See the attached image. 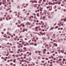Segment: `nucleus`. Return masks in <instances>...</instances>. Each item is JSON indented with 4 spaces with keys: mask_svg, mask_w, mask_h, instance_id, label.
Returning a JSON list of instances; mask_svg holds the SVG:
<instances>
[{
    "mask_svg": "<svg viewBox=\"0 0 66 66\" xmlns=\"http://www.w3.org/2000/svg\"><path fill=\"white\" fill-rule=\"evenodd\" d=\"M38 6V4H34V7H37V6Z\"/></svg>",
    "mask_w": 66,
    "mask_h": 66,
    "instance_id": "1",
    "label": "nucleus"
},
{
    "mask_svg": "<svg viewBox=\"0 0 66 66\" xmlns=\"http://www.w3.org/2000/svg\"><path fill=\"white\" fill-rule=\"evenodd\" d=\"M44 27L45 28H46V29H48V28H49V27L48 26H46V25H44Z\"/></svg>",
    "mask_w": 66,
    "mask_h": 66,
    "instance_id": "2",
    "label": "nucleus"
},
{
    "mask_svg": "<svg viewBox=\"0 0 66 66\" xmlns=\"http://www.w3.org/2000/svg\"><path fill=\"white\" fill-rule=\"evenodd\" d=\"M3 4H5V3H6V2L5 1L3 0Z\"/></svg>",
    "mask_w": 66,
    "mask_h": 66,
    "instance_id": "3",
    "label": "nucleus"
},
{
    "mask_svg": "<svg viewBox=\"0 0 66 66\" xmlns=\"http://www.w3.org/2000/svg\"><path fill=\"white\" fill-rule=\"evenodd\" d=\"M34 18L35 20H37V18L36 17V16H34Z\"/></svg>",
    "mask_w": 66,
    "mask_h": 66,
    "instance_id": "4",
    "label": "nucleus"
},
{
    "mask_svg": "<svg viewBox=\"0 0 66 66\" xmlns=\"http://www.w3.org/2000/svg\"><path fill=\"white\" fill-rule=\"evenodd\" d=\"M11 10V8H9L8 9H7L6 10V11H9V10Z\"/></svg>",
    "mask_w": 66,
    "mask_h": 66,
    "instance_id": "5",
    "label": "nucleus"
},
{
    "mask_svg": "<svg viewBox=\"0 0 66 66\" xmlns=\"http://www.w3.org/2000/svg\"><path fill=\"white\" fill-rule=\"evenodd\" d=\"M16 59H14L13 60V63H16Z\"/></svg>",
    "mask_w": 66,
    "mask_h": 66,
    "instance_id": "6",
    "label": "nucleus"
},
{
    "mask_svg": "<svg viewBox=\"0 0 66 66\" xmlns=\"http://www.w3.org/2000/svg\"><path fill=\"white\" fill-rule=\"evenodd\" d=\"M30 44L31 45H34V43L32 42V43H30Z\"/></svg>",
    "mask_w": 66,
    "mask_h": 66,
    "instance_id": "7",
    "label": "nucleus"
},
{
    "mask_svg": "<svg viewBox=\"0 0 66 66\" xmlns=\"http://www.w3.org/2000/svg\"><path fill=\"white\" fill-rule=\"evenodd\" d=\"M9 52L10 53H14V52L13 51H9Z\"/></svg>",
    "mask_w": 66,
    "mask_h": 66,
    "instance_id": "8",
    "label": "nucleus"
},
{
    "mask_svg": "<svg viewBox=\"0 0 66 66\" xmlns=\"http://www.w3.org/2000/svg\"><path fill=\"white\" fill-rule=\"evenodd\" d=\"M25 31H26V29H25V28H23V29L22 30V32H24Z\"/></svg>",
    "mask_w": 66,
    "mask_h": 66,
    "instance_id": "9",
    "label": "nucleus"
},
{
    "mask_svg": "<svg viewBox=\"0 0 66 66\" xmlns=\"http://www.w3.org/2000/svg\"><path fill=\"white\" fill-rule=\"evenodd\" d=\"M42 35H46V33L45 32H44L43 33H42Z\"/></svg>",
    "mask_w": 66,
    "mask_h": 66,
    "instance_id": "10",
    "label": "nucleus"
},
{
    "mask_svg": "<svg viewBox=\"0 0 66 66\" xmlns=\"http://www.w3.org/2000/svg\"><path fill=\"white\" fill-rule=\"evenodd\" d=\"M21 25H18L17 27L18 28H20V27H21Z\"/></svg>",
    "mask_w": 66,
    "mask_h": 66,
    "instance_id": "11",
    "label": "nucleus"
},
{
    "mask_svg": "<svg viewBox=\"0 0 66 66\" xmlns=\"http://www.w3.org/2000/svg\"><path fill=\"white\" fill-rule=\"evenodd\" d=\"M27 23L28 24H29V25H30V24H31V23H29V22H27Z\"/></svg>",
    "mask_w": 66,
    "mask_h": 66,
    "instance_id": "12",
    "label": "nucleus"
},
{
    "mask_svg": "<svg viewBox=\"0 0 66 66\" xmlns=\"http://www.w3.org/2000/svg\"><path fill=\"white\" fill-rule=\"evenodd\" d=\"M34 17L33 16H30V17L29 18V19H30V18H33Z\"/></svg>",
    "mask_w": 66,
    "mask_h": 66,
    "instance_id": "13",
    "label": "nucleus"
},
{
    "mask_svg": "<svg viewBox=\"0 0 66 66\" xmlns=\"http://www.w3.org/2000/svg\"><path fill=\"white\" fill-rule=\"evenodd\" d=\"M11 57V55H10L8 57V59H10Z\"/></svg>",
    "mask_w": 66,
    "mask_h": 66,
    "instance_id": "14",
    "label": "nucleus"
},
{
    "mask_svg": "<svg viewBox=\"0 0 66 66\" xmlns=\"http://www.w3.org/2000/svg\"><path fill=\"white\" fill-rule=\"evenodd\" d=\"M7 54H6V56H9V54H8V53H9V52H7Z\"/></svg>",
    "mask_w": 66,
    "mask_h": 66,
    "instance_id": "15",
    "label": "nucleus"
},
{
    "mask_svg": "<svg viewBox=\"0 0 66 66\" xmlns=\"http://www.w3.org/2000/svg\"><path fill=\"white\" fill-rule=\"evenodd\" d=\"M37 16L38 17H39V13H37Z\"/></svg>",
    "mask_w": 66,
    "mask_h": 66,
    "instance_id": "16",
    "label": "nucleus"
},
{
    "mask_svg": "<svg viewBox=\"0 0 66 66\" xmlns=\"http://www.w3.org/2000/svg\"><path fill=\"white\" fill-rule=\"evenodd\" d=\"M58 63H59V64H60V65H61V66H62V64L61 63V62H58Z\"/></svg>",
    "mask_w": 66,
    "mask_h": 66,
    "instance_id": "17",
    "label": "nucleus"
},
{
    "mask_svg": "<svg viewBox=\"0 0 66 66\" xmlns=\"http://www.w3.org/2000/svg\"><path fill=\"white\" fill-rule=\"evenodd\" d=\"M29 19V20L30 21H32V20H33V19H31V18H30V19Z\"/></svg>",
    "mask_w": 66,
    "mask_h": 66,
    "instance_id": "18",
    "label": "nucleus"
},
{
    "mask_svg": "<svg viewBox=\"0 0 66 66\" xmlns=\"http://www.w3.org/2000/svg\"><path fill=\"white\" fill-rule=\"evenodd\" d=\"M27 54H24L23 55V56H27Z\"/></svg>",
    "mask_w": 66,
    "mask_h": 66,
    "instance_id": "19",
    "label": "nucleus"
},
{
    "mask_svg": "<svg viewBox=\"0 0 66 66\" xmlns=\"http://www.w3.org/2000/svg\"><path fill=\"white\" fill-rule=\"evenodd\" d=\"M34 3H37V1H36L35 0H34Z\"/></svg>",
    "mask_w": 66,
    "mask_h": 66,
    "instance_id": "20",
    "label": "nucleus"
},
{
    "mask_svg": "<svg viewBox=\"0 0 66 66\" xmlns=\"http://www.w3.org/2000/svg\"><path fill=\"white\" fill-rule=\"evenodd\" d=\"M22 27H25V25H24V24H22Z\"/></svg>",
    "mask_w": 66,
    "mask_h": 66,
    "instance_id": "21",
    "label": "nucleus"
},
{
    "mask_svg": "<svg viewBox=\"0 0 66 66\" xmlns=\"http://www.w3.org/2000/svg\"><path fill=\"white\" fill-rule=\"evenodd\" d=\"M59 62H61V61H62V59L60 58V59H59Z\"/></svg>",
    "mask_w": 66,
    "mask_h": 66,
    "instance_id": "22",
    "label": "nucleus"
},
{
    "mask_svg": "<svg viewBox=\"0 0 66 66\" xmlns=\"http://www.w3.org/2000/svg\"><path fill=\"white\" fill-rule=\"evenodd\" d=\"M38 27H37L35 28V29L36 30H37V29H38Z\"/></svg>",
    "mask_w": 66,
    "mask_h": 66,
    "instance_id": "23",
    "label": "nucleus"
},
{
    "mask_svg": "<svg viewBox=\"0 0 66 66\" xmlns=\"http://www.w3.org/2000/svg\"><path fill=\"white\" fill-rule=\"evenodd\" d=\"M57 28H58V26H56L55 28V29H57Z\"/></svg>",
    "mask_w": 66,
    "mask_h": 66,
    "instance_id": "24",
    "label": "nucleus"
},
{
    "mask_svg": "<svg viewBox=\"0 0 66 66\" xmlns=\"http://www.w3.org/2000/svg\"><path fill=\"white\" fill-rule=\"evenodd\" d=\"M61 52L62 53H63L64 52V51H61Z\"/></svg>",
    "mask_w": 66,
    "mask_h": 66,
    "instance_id": "25",
    "label": "nucleus"
},
{
    "mask_svg": "<svg viewBox=\"0 0 66 66\" xmlns=\"http://www.w3.org/2000/svg\"><path fill=\"white\" fill-rule=\"evenodd\" d=\"M18 22V23H19L20 24L21 23V22L20 21V20H19Z\"/></svg>",
    "mask_w": 66,
    "mask_h": 66,
    "instance_id": "26",
    "label": "nucleus"
},
{
    "mask_svg": "<svg viewBox=\"0 0 66 66\" xmlns=\"http://www.w3.org/2000/svg\"><path fill=\"white\" fill-rule=\"evenodd\" d=\"M27 49V48H26V47H24L23 48V49H24V50H26V49Z\"/></svg>",
    "mask_w": 66,
    "mask_h": 66,
    "instance_id": "27",
    "label": "nucleus"
},
{
    "mask_svg": "<svg viewBox=\"0 0 66 66\" xmlns=\"http://www.w3.org/2000/svg\"><path fill=\"white\" fill-rule=\"evenodd\" d=\"M44 52H45V51H46V49H44Z\"/></svg>",
    "mask_w": 66,
    "mask_h": 66,
    "instance_id": "28",
    "label": "nucleus"
},
{
    "mask_svg": "<svg viewBox=\"0 0 66 66\" xmlns=\"http://www.w3.org/2000/svg\"><path fill=\"white\" fill-rule=\"evenodd\" d=\"M2 7H0V10H2Z\"/></svg>",
    "mask_w": 66,
    "mask_h": 66,
    "instance_id": "29",
    "label": "nucleus"
},
{
    "mask_svg": "<svg viewBox=\"0 0 66 66\" xmlns=\"http://www.w3.org/2000/svg\"><path fill=\"white\" fill-rule=\"evenodd\" d=\"M2 4V2H0V5H1Z\"/></svg>",
    "mask_w": 66,
    "mask_h": 66,
    "instance_id": "30",
    "label": "nucleus"
},
{
    "mask_svg": "<svg viewBox=\"0 0 66 66\" xmlns=\"http://www.w3.org/2000/svg\"><path fill=\"white\" fill-rule=\"evenodd\" d=\"M43 54H46V52H43Z\"/></svg>",
    "mask_w": 66,
    "mask_h": 66,
    "instance_id": "31",
    "label": "nucleus"
},
{
    "mask_svg": "<svg viewBox=\"0 0 66 66\" xmlns=\"http://www.w3.org/2000/svg\"><path fill=\"white\" fill-rule=\"evenodd\" d=\"M13 63H11L10 64V65H13Z\"/></svg>",
    "mask_w": 66,
    "mask_h": 66,
    "instance_id": "32",
    "label": "nucleus"
},
{
    "mask_svg": "<svg viewBox=\"0 0 66 66\" xmlns=\"http://www.w3.org/2000/svg\"><path fill=\"white\" fill-rule=\"evenodd\" d=\"M38 3H39L40 4L42 3L41 2H40V1H39L38 2Z\"/></svg>",
    "mask_w": 66,
    "mask_h": 66,
    "instance_id": "33",
    "label": "nucleus"
},
{
    "mask_svg": "<svg viewBox=\"0 0 66 66\" xmlns=\"http://www.w3.org/2000/svg\"><path fill=\"white\" fill-rule=\"evenodd\" d=\"M40 11H41L42 12V11H43V10H42V9H40Z\"/></svg>",
    "mask_w": 66,
    "mask_h": 66,
    "instance_id": "34",
    "label": "nucleus"
},
{
    "mask_svg": "<svg viewBox=\"0 0 66 66\" xmlns=\"http://www.w3.org/2000/svg\"><path fill=\"white\" fill-rule=\"evenodd\" d=\"M62 64H64V63H65L63 61H62Z\"/></svg>",
    "mask_w": 66,
    "mask_h": 66,
    "instance_id": "35",
    "label": "nucleus"
},
{
    "mask_svg": "<svg viewBox=\"0 0 66 66\" xmlns=\"http://www.w3.org/2000/svg\"><path fill=\"white\" fill-rule=\"evenodd\" d=\"M13 61V60L12 59H11L10 60V62H12V61Z\"/></svg>",
    "mask_w": 66,
    "mask_h": 66,
    "instance_id": "36",
    "label": "nucleus"
},
{
    "mask_svg": "<svg viewBox=\"0 0 66 66\" xmlns=\"http://www.w3.org/2000/svg\"><path fill=\"white\" fill-rule=\"evenodd\" d=\"M1 59H5V58L4 57H1Z\"/></svg>",
    "mask_w": 66,
    "mask_h": 66,
    "instance_id": "37",
    "label": "nucleus"
},
{
    "mask_svg": "<svg viewBox=\"0 0 66 66\" xmlns=\"http://www.w3.org/2000/svg\"><path fill=\"white\" fill-rule=\"evenodd\" d=\"M17 8V9H20V7L19 6H18Z\"/></svg>",
    "mask_w": 66,
    "mask_h": 66,
    "instance_id": "38",
    "label": "nucleus"
},
{
    "mask_svg": "<svg viewBox=\"0 0 66 66\" xmlns=\"http://www.w3.org/2000/svg\"><path fill=\"white\" fill-rule=\"evenodd\" d=\"M53 27H52L50 30H53Z\"/></svg>",
    "mask_w": 66,
    "mask_h": 66,
    "instance_id": "39",
    "label": "nucleus"
},
{
    "mask_svg": "<svg viewBox=\"0 0 66 66\" xmlns=\"http://www.w3.org/2000/svg\"><path fill=\"white\" fill-rule=\"evenodd\" d=\"M50 43H51V44H53V41H51L50 42Z\"/></svg>",
    "mask_w": 66,
    "mask_h": 66,
    "instance_id": "40",
    "label": "nucleus"
},
{
    "mask_svg": "<svg viewBox=\"0 0 66 66\" xmlns=\"http://www.w3.org/2000/svg\"><path fill=\"white\" fill-rule=\"evenodd\" d=\"M30 36L31 37H33V35L32 34H31Z\"/></svg>",
    "mask_w": 66,
    "mask_h": 66,
    "instance_id": "41",
    "label": "nucleus"
},
{
    "mask_svg": "<svg viewBox=\"0 0 66 66\" xmlns=\"http://www.w3.org/2000/svg\"><path fill=\"white\" fill-rule=\"evenodd\" d=\"M32 3H34V1H32Z\"/></svg>",
    "mask_w": 66,
    "mask_h": 66,
    "instance_id": "42",
    "label": "nucleus"
},
{
    "mask_svg": "<svg viewBox=\"0 0 66 66\" xmlns=\"http://www.w3.org/2000/svg\"><path fill=\"white\" fill-rule=\"evenodd\" d=\"M4 6H5V7H7V5L6 4H5Z\"/></svg>",
    "mask_w": 66,
    "mask_h": 66,
    "instance_id": "43",
    "label": "nucleus"
},
{
    "mask_svg": "<svg viewBox=\"0 0 66 66\" xmlns=\"http://www.w3.org/2000/svg\"><path fill=\"white\" fill-rule=\"evenodd\" d=\"M16 39H16V38H14V40H16Z\"/></svg>",
    "mask_w": 66,
    "mask_h": 66,
    "instance_id": "44",
    "label": "nucleus"
},
{
    "mask_svg": "<svg viewBox=\"0 0 66 66\" xmlns=\"http://www.w3.org/2000/svg\"><path fill=\"white\" fill-rule=\"evenodd\" d=\"M21 61H22V62H24V60H22Z\"/></svg>",
    "mask_w": 66,
    "mask_h": 66,
    "instance_id": "45",
    "label": "nucleus"
},
{
    "mask_svg": "<svg viewBox=\"0 0 66 66\" xmlns=\"http://www.w3.org/2000/svg\"><path fill=\"white\" fill-rule=\"evenodd\" d=\"M45 59L46 60H48V58H46Z\"/></svg>",
    "mask_w": 66,
    "mask_h": 66,
    "instance_id": "46",
    "label": "nucleus"
},
{
    "mask_svg": "<svg viewBox=\"0 0 66 66\" xmlns=\"http://www.w3.org/2000/svg\"><path fill=\"white\" fill-rule=\"evenodd\" d=\"M38 52L39 53H41L42 52H41V51H38Z\"/></svg>",
    "mask_w": 66,
    "mask_h": 66,
    "instance_id": "47",
    "label": "nucleus"
},
{
    "mask_svg": "<svg viewBox=\"0 0 66 66\" xmlns=\"http://www.w3.org/2000/svg\"><path fill=\"white\" fill-rule=\"evenodd\" d=\"M46 47H45V48H46V47H48V44H46Z\"/></svg>",
    "mask_w": 66,
    "mask_h": 66,
    "instance_id": "48",
    "label": "nucleus"
},
{
    "mask_svg": "<svg viewBox=\"0 0 66 66\" xmlns=\"http://www.w3.org/2000/svg\"><path fill=\"white\" fill-rule=\"evenodd\" d=\"M15 56L16 57H18V55H15Z\"/></svg>",
    "mask_w": 66,
    "mask_h": 66,
    "instance_id": "49",
    "label": "nucleus"
},
{
    "mask_svg": "<svg viewBox=\"0 0 66 66\" xmlns=\"http://www.w3.org/2000/svg\"><path fill=\"white\" fill-rule=\"evenodd\" d=\"M20 52H22V50H21L20 51Z\"/></svg>",
    "mask_w": 66,
    "mask_h": 66,
    "instance_id": "50",
    "label": "nucleus"
},
{
    "mask_svg": "<svg viewBox=\"0 0 66 66\" xmlns=\"http://www.w3.org/2000/svg\"><path fill=\"white\" fill-rule=\"evenodd\" d=\"M20 46L19 45H18V48H20Z\"/></svg>",
    "mask_w": 66,
    "mask_h": 66,
    "instance_id": "51",
    "label": "nucleus"
},
{
    "mask_svg": "<svg viewBox=\"0 0 66 66\" xmlns=\"http://www.w3.org/2000/svg\"><path fill=\"white\" fill-rule=\"evenodd\" d=\"M46 63L44 64H43L44 66H46Z\"/></svg>",
    "mask_w": 66,
    "mask_h": 66,
    "instance_id": "52",
    "label": "nucleus"
},
{
    "mask_svg": "<svg viewBox=\"0 0 66 66\" xmlns=\"http://www.w3.org/2000/svg\"><path fill=\"white\" fill-rule=\"evenodd\" d=\"M36 25H38L39 24V23H36Z\"/></svg>",
    "mask_w": 66,
    "mask_h": 66,
    "instance_id": "53",
    "label": "nucleus"
},
{
    "mask_svg": "<svg viewBox=\"0 0 66 66\" xmlns=\"http://www.w3.org/2000/svg\"><path fill=\"white\" fill-rule=\"evenodd\" d=\"M42 63H44V62H45V61H42Z\"/></svg>",
    "mask_w": 66,
    "mask_h": 66,
    "instance_id": "54",
    "label": "nucleus"
},
{
    "mask_svg": "<svg viewBox=\"0 0 66 66\" xmlns=\"http://www.w3.org/2000/svg\"><path fill=\"white\" fill-rule=\"evenodd\" d=\"M38 6L39 7V6H40V4H39L38 5Z\"/></svg>",
    "mask_w": 66,
    "mask_h": 66,
    "instance_id": "55",
    "label": "nucleus"
},
{
    "mask_svg": "<svg viewBox=\"0 0 66 66\" xmlns=\"http://www.w3.org/2000/svg\"><path fill=\"white\" fill-rule=\"evenodd\" d=\"M39 25H42V23H39Z\"/></svg>",
    "mask_w": 66,
    "mask_h": 66,
    "instance_id": "56",
    "label": "nucleus"
},
{
    "mask_svg": "<svg viewBox=\"0 0 66 66\" xmlns=\"http://www.w3.org/2000/svg\"><path fill=\"white\" fill-rule=\"evenodd\" d=\"M35 53H38V52H37V51H35Z\"/></svg>",
    "mask_w": 66,
    "mask_h": 66,
    "instance_id": "57",
    "label": "nucleus"
},
{
    "mask_svg": "<svg viewBox=\"0 0 66 66\" xmlns=\"http://www.w3.org/2000/svg\"><path fill=\"white\" fill-rule=\"evenodd\" d=\"M29 14H30V13H27V15H29Z\"/></svg>",
    "mask_w": 66,
    "mask_h": 66,
    "instance_id": "58",
    "label": "nucleus"
},
{
    "mask_svg": "<svg viewBox=\"0 0 66 66\" xmlns=\"http://www.w3.org/2000/svg\"><path fill=\"white\" fill-rule=\"evenodd\" d=\"M56 45V44H55V43H54L53 44V45L54 46H55V45Z\"/></svg>",
    "mask_w": 66,
    "mask_h": 66,
    "instance_id": "59",
    "label": "nucleus"
},
{
    "mask_svg": "<svg viewBox=\"0 0 66 66\" xmlns=\"http://www.w3.org/2000/svg\"><path fill=\"white\" fill-rule=\"evenodd\" d=\"M18 15H20V13H19V12H18Z\"/></svg>",
    "mask_w": 66,
    "mask_h": 66,
    "instance_id": "60",
    "label": "nucleus"
},
{
    "mask_svg": "<svg viewBox=\"0 0 66 66\" xmlns=\"http://www.w3.org/2000/svg\"><path fill=\"white\" fill-rule=\"evenodd\" d=\"M21 59H23V58L22 57H20Z\"/></svg>",
    "mask_w": 66,
    "mask_h": 66,
    "instance_id": "61",
    "label": "nucleus"
},
{
    "mask_svg": "<svg viewBox=\"0 0 66 66\" xmlns=\"http://www.w3.org/2000/svg\"><path fill=\"white\" fill-rule=\"evenodd\" d=\"M8 59V57H5V59Z\"/></svg>",
    "mask_w": 66,
    "mask_h": 66,
    "instance_id": "62",
    "label": "nucleus"
},
{
    "mask_svg": "<svg viewBox=\"0 0 66 66\" xmlns=\"http://www.w3.org/2000/svg\"><path fill=\"white\" fill-rule=\"evenodd\" d=\"M28 4H26V6H28Z\"/></svg>",
    "mask_w": 66,
    "mask_h": 66,
    "instance_id": "63",
    "label": "nucleus"
},
{
    "mask_svg": "<svg viewBox=\"0 0 66 66\" xmlns=\"http://www.w3.org/2000/svg\"><path fill=\"white\" fill-rule=\"evenodd\" d=\"M52 65H53V64H50V65L49 66H52Z\"/></svg>",
    "mask_w": 66,
    "mask_h": 66,
    "instance_id": "64",
    "label": "nucleus"
}]
</instances>
